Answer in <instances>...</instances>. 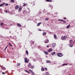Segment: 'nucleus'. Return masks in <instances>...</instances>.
Listing matches in <instances>:
<instances>
[{
  "mask_svg": "<svg viewBox=\"0 0 75 75\" xmlns=\"http://www.w3.org/2000/svg\"><path fill=\"white\" fill-rule=\"evenodd\" d=\"M69 65H71H71H72V64H69Z\"/></svg>",
  "mask_w": 75,
  "mask_h": 75,
  "instance_id": "obj_49",
  "label": "nucleus"
},
{
  "mask_svg": "<svg viewBox=\"0 0 75 75\" xmlns=\"http://www.w3.org/2000/svg\"><path fill=\"white\" fill-rule=\"evenodd\" d=\"M5 4H6V3L5 2L1 4H0V7L3 6H4V5H5Z\"/></svg>",
  "mask_w": 75,
  "mask_h": 75,
  "instance_id": "obj_5",
  "label": "nucleus"
},
{
  "mask_svg": "<svg viewBox=\"0 0 75 75\" xmlns=\"http://www.w3.org/2000/svg\"><path fill=\"white\" fill-rule=\"evenodd\" d=\"M12 50H14V48H12Z\"/></svg>",
  "mask_w": 75,
  "mask_h": 75,
  "instance_id": "obj_52",
  "label": "nucleus"
},
{
  "mask_svg": "<svg viewBox=\"0 0 75 75\" xmlns=\"http://www.w3.org/2000/svg\"><path fill=\"white\" fill-rule=\"evenodd\" d=\"M62 21L64 23H67V21H65L63 20Z\"/></svg>",
  "mask_w": 75,
  "mask_h": 75,
  "instance_id": "obj_26",
  "label": "nucleus"
},
{
  "mask_svg": "<svg viewBox=\"0 0 75 75\" xmlns=\"http://www.w3.org/2000/svg\"><path fill=\"white\" fill-rule=\"evenodd\" d=\"M8 44L11 47H13V45H12L10 43H9Z\"/></svg>",
  "mask_w": 75,
  "mask_h": 75,
  "instance_id": "obj_19",
  "label": "nucleus"
},
{
  "mask_svg": "<svg viewBox=\"0 0 75 75\" xmlns=\"http://www.w3.org/2000/svg\"><path fill=\"white\" fill-rule=\"evenodd\" d=\"M17 25L19 27H21V24H20L19 23H17Z\"/></svg>",
  "mask_w": 75,
  "mask_h": 75,
  "instance_id": "obj_14",
  "label": "nucleus"
},
{
  "mask_svg": "<svg viewBox=\"0 0 75 75\" xmlns=\"http://www.w3.org/2000/svg\"><path fill=\"white\" fill-rule=\"evenodd\" d=\"M8 46L7 45V46L5 48V50H6V49L8 47Z\"/></svg>",
  "mask_w": 75,
  "mask_h": 75,
  "instance_id": "obj_34",
  "label": "nucleus"
},
{
  "mask_svg": "<svg viewBox=\"0 0 75 75\" xmlns=\"http://www.w3.org/2000/svg\"><path fill=\"white\" fill-rule=\"evenodd\" d=\"M1 0H0V2H1Z\"/></svg>",
  "mask_w": 75,
  "mask_h": 75,
  "instance_id": "obj_53",
  "label": "nucleus"
},
{
  "mask_svg": "<svg viewBox=\"0 0 75 75\" xmlns=\"http://www.w3.org/2000/svg\"><path fill=\"white\" fill-rule=\"evenodd\" d=\"M69 27H70V25H69L67 26V28H69Z\"/></svg>",
  "mask_w": 75,
  "mask_h": 75,
  "instance_id": "obj_27",
  "label": "nucleus"
},
{
  "mask_svg": "<svg viewBox=\"0 0 75 75\" xmlns=\"http://www.w3.org/2000/svg\"><path fill=\"white\" fill-rule=\"evenodd\" d=\"M47 51L49 52H51V51H52V49H49Z\"/></svg>",
  "mask_w": 75,
  "mask_h": 75,
  "instance_id": "obj_7",
  "label": "nucleus"
},
{
  "mask_svg": "<svg viewBox=\"0 0 75 75\" xmlns=\"http://www.w3.org/2000/svg\"><path fill=\"white\" fill-rule=\"evenodd\" d=\"M54 54H55V52H53L52 53V55H54Z\"/></svg>",
  "mask_w": 75,
  "mask_h": 75,
  "instance_id": "obj_20",
  "label": "nucleus"
},
{
  "mask_svg": "<svg viewBox=\"0 0 75 75\" xmlns=\"http://www.w3.org/2000/svg\"><path fill=\"white\" fill-rule=\"evenodd\" d=\"M46 62L47 63H50L51 61H47Z\"/></svg>",
  "mask_w": 75,
  "mask_h": 75,
  "instance_id": "obj_21",
  "label": "nucleus"
},
{
  "mask_svg": "<svg viewBox=\"0 0 75 75\" xmlns=\"http://www.w3.org/2000/svg\"><path fill=\"white\" fill-rule=\"evenodd\" d=\"M1 11V9L0 8V11Z\"/></svg>",
  "mask_w": 75,
  "mask_h": 75,
  "instance_id": "obj_47",
  "label": "nucleus"
},
{
  "mask_svg": "<svg viewBox=\"0 0 75 75\" xmlns=\"http://www.w3.org/2000/svg\"><path fill=\"white\" fill-rule=\"evenodd\" d=\"M8 6V4H5V6Z\"/></svg>",
  "mask_w": 75,
  "mask_h": 75,
  "instance_id": "obj_36",
  "label": "nucleus"
},
{
  "mask_svg": "<svg viewBox=\"0 0 75 75\" xmlns=\"http://www.w3.org/2000/svg\"><path fill=\"white\" fill-rule=\"evenodd\" d=\"M41 70L42 71H44V68L42 67L41 69Z\"/></svg>",
  "mask_w": 75,
  "mask_h": 75,
  "instance_id": "obj_23",
  "label": "nucleus"
},
{
  "mask_svg": "<svg viewBox=\"0 0 75 75\" xmlns=\"http://www.w3.org/2000/svg\"><path fill=\"white\" fill-rule=\"evenodd\" d=\"M45 21H47V20H48V18H45Z\"/></svg>",
  "mask_w": 75,
  "mask_h": 75,
  "instance_id": "obj_30",
  "label": "nucleus"
},
{
  "mask_svg": "<svg viewBox=\"0 0 75 75\" xmlns=\"http://www.w3.org/2000/svg\"><path fill=\"white\" fill-rule=\"evenodd\" d=\"M31 69H34V66H31L30 67Z\"/></svg>",
  "mask_w": 75,
  "mask_h": 75,
  "instance_id": "obj_12",
  "label": "nucleus"
},
{
  "mask_svg": "<svg viewBox=\"0 0 75 75\" xmlns=\"http://www.w3.org/2000/svg\"><path fill=\"white\" fill-rule=\"evenodd\" d=\"M19 7V6L18 5H17L16 7H15V9H18V8Z\"/></svg>",
  "mask_w": 75,
  "mask_h": 75,
  "instance_id": "obj_13",
  "label": "nucleus"
},
{
  "mask_svg": "<svg viewBox=\"0 0 75 75\" xmlns=\"http://www.w3.org/2000/svg\"><path fill=\"white\" fill-rule=\"evenodd\" d=\"M44 53L46 55H48V52L45 51H43Z\"/></svg>",
  "mask_w": 75,
  "mask_h": 75,
  "instance_id": "obj_4",
  "label": "nucleus"
},
{
  "mask_svg": "<svg viewBox=\"0 0 75 75\" xmlns=\"http://www.w3.org/2000/svg\"><path fill=\"white\" fill-rule=\"evenodd\" d=\"M26 54L28 55V50H26Z\"/></svg>",
  "mask_w": 75,
  "mask_h": 75,
  "instance_id": "obj_17",
  "label": "nucleus"
},
{
  "mask_svg": "<svg viewBox=\"0 0 75 75\" xmlns=\"http://www.w3.org/2000/svg\"><path fill=\"white\" fill-rule=\"evenodd\" d=\"M11 2H12V3H14V0H11Z\"/></svg>",
  "mask_w": 75,
  "mask_h": 75,
  "instance_id": "obj_31",
  "label": "nucleus"
},
{
  "mask_svg": "<svg viewBox=\"0 0 75 75\" xmlns=\"http://www.w3.org/2000/svg\"><path fill=\"white\" fill-rule=\"evenodd\" d=\"M54 39H57L58 38V37L57 36V35L55 34L54 35Z\"/></svg>",
  "mask_w": 75,
  "mask_h": 75,
  "instance_id": "obj_9",
  "label": "nucleus"
},
{
  "mask_svg": "<svg viewBox=\"0 0 75 75\" xmlns=\"http://www.w3.org/2000/svg\"><path fill=\"white\" fill-rule=\"evenodd\" d=\"M32 43H33V44H34V42L33 41Z\"/></svg>",
  "mask_w": 75,
  "mask_h": 75,
  "instance_id": "obj_50",
  "label": "nucleus"
},
{
  "mask_svg": "<svg viewBox=\"0 0 75 75\" xmlns=\"http://www.w3.org/2000/svg\"><path fill=\"white\" fill-rule=\"evenodd\" d=\"M39 31H42V30H41V29H40L39 30Z\"/></svg>",
  "mask_w": 75,
  "mask_h": 75,
  "instance_id": "obj_48",
  "label": "nucleus"
},
{
  "mask_svg": "<svg viewBox=\"0 0 75 75\" xmlns=\"http://www.w3.org/2000/svg\"><path fill=\"white\" fill-rule=\"evenodd\" d=\"M6 71L5 72H2V74H6Z\"/></svg>",
  "mask_w": 75,
  "mask_h": 75,
  "instance_id": "obj_29",
  "label": "nucleus"
},
{
  "mask_svg": "<svg viewBox=\"0 0 75 75\" xmlns=\"http://www.w3.org/2000/svg\"><path fill=\"white\" fill-rule=\"evenodd\" d=\"M5 12H6V13H7V11L6 10V11H5Z\"/></svg>",
  "mask_w": 75,
  "mask_h": 75,
  "instance_id": "obj_46",
  "label": "nucleus"
},
{
  "mask_svg": "<svg viewBox=\"0 0 75 75\" xmlns=\"http://www.w3.org/2000/svg\"><path fill=\"white\" fill-rule=\"evenodd\" d=\"M49 74V73H48V72H47L45 73V75H48Z\"/></svg>",
  "mask_w": 75,
  "mask_h": 75,
  "instance_id": "obj_25",
  "label": "nucleus"
},
{
  "mask_svg": "<svg viewBox=\"0 0 75 75\" xmlns=\"http://www.w3.org/2000/svg\"><path fill=\"white\" fill-rule=\"evenodd\" d=\"M64 20H66V17H64Z\"/></svg>",
  "mask_w": 75,
  "mask_h": 75,
  "instance_id": "obj_44",
  "label": "nucleus"
},
{
  "mask_svg": "<svg viewBox=\"0 0 75 75\" xmlns=\"http://www.w3.org/2000/svg\"><path fill=\"white\" fill-rule=\"evenodd\" d=\"M47 48H48V47H49V45H47Z\"/></svg>",
  "mask_w": 75,
  "mask_h": 75,
  "instance_id": "obj_45",
  "label": "nucleus"
},
{
  "mask_svg": "<svg viewBox=\"0 0 75 75\" xmlns=\"http://www.w3.org/2000/svg\"><path fill=\"white\" fill-rule=\"evenodd\" d=\"M45 70L46 71H47V68H45Z\"/></svg>",
  "mask_w": 75,
  "mask_h": 75,
  "instance_id": "obj_39",
  "label": "nucleus"
},
{
  "mask_svg": "<svg viewBox=\"0 0 75 75\" xmlns=\"http://www.w3.org/2000/svg\"><path fill=\"white\" fill-rule=\"evenodd\" d=\"M32 75H34V72H32Z\"/></svg>",
  "mask_w": 75,
  "mask_h": 75,
  "instance_id": "obj_41",
  "label": "nucleus"
},
{
  "mask_svg": "<svg viewBox=\"0 0 75 75\" xmlns=\"http://www.w3.org/2000/svg\"><path fill=\"white\" fill-rule=\"evenodd\" d=\"M33 6H35V4H33Z\"/></svg>",
  "mask_w": 75,
  "mask_h": 75,
  "instance_id": "obj_51",
  "label": "nucleus"
},
{
  "mask_svg": "<svg viewBox=\"0 0 75 75\" xmlns=\"http://www.w3.org/2000/svg\"><path fill=\"white\" fill-rule=\"evenodd\" d=\"M57 55L58 57H62V53H59L57 54Z\"/></svg>",
  "mask_w": 75,
  "mask_h": 75,
  "instance_id": "obj_3",
  "label": "nucleus"
},
{
  "mask_svg": "<svg viewBox=\"0 0 75 75\" xmlns=\"http://www.w3.org/2000/svg\"><path fill=\"white\" fill-rule=\"evenodd\" d=\"M69 45L70 47H73V45Z\"/></svg>",
  "mask_w": 75,
  "mask_h": 75,
  "instance_id": "obj_28",
  "label": "nucleus"
},
{
  "mask_svg": "<svg viewBox=\"0 0 75 75\" xmlns=\"http://www.w3.org/2000/svg\"><path fill=\"white\" fill-rule=\"evenodd\" d=\"M42 24V22H39L37 24V26H40V25L41 24Z\"/></svg>",
  "mask_w": 75,
  "mask_h": 75,
  "instance_id": "obj_8",
  "label": "nucleus"
},
{
  "mask_svg": "<svg viewBox=\"0 0 75 75\" xmlns=\"http://www.w3.org/2000/svg\"><path fill=\"white\" fill-rule=\"evenodd\" d=\"M52 0H49V2H52Z\"/></svg>",
  "mask_w": 75,
  "mask_h": 75,
  "instance_id": "obj_38",
  "label": "nucleus"
},
{
  "mask_svg": "<svg viewBox=\"0 0 75 75\" xmlns=\"http://www.w3.org/2000/svg\"><path fill=\"white\" fill-rule=\"evenodd\" d=\"M20 63H18L17 64V66H20Z\"/></svg>",
  "mask_w": 75,
  "mask_h": 75,
  "instance_id": "obj_32",
  "label": "nucleus"
},
{
  "mask_svg": "<svg viewBox=\"0 0 75 75\" xmlns=\"http://www.w3.org/2000/svg\"><path fill=\"white\" fill-rule=\"evenodd\" d=\"M43 35H46L47 34V33L46 32H44L43 33Z\"/></svg>",
  "mask_w": 75,
  "mask_h": 75,
  "instance_id": "obj_22",
  "label": "nucleus"
},
{
  "mask_svg": "<svg viewBox=\"0 0 75 75\" xmlns=\"http://www.w3.org/2000/svg\"><path fill=\"white\" fill-rule=\"evenodd\" d=\"M66 38H67V36L65 35L64 37H62L61 39L62 40H65Z\"/></svg>",
  "mask_w": 75,
  "mask_h": 75,
  "instance_id": "obj_2",
  "label": "nucleus"
},
{
  "mask_svg": "<svg viewBox=\"0 0 75 75\" xmlns=\"http://www.w3.org/2000/svg\"><path fill=\"white\" fill-rule=\"evenodd\" d=\"M47 41H46V42H45V43H48V42H49V40H48V39H47Z\"/></svg>",
  "mask_w": 75,
  "mask_h": 75,
  "instance_id": "obj_24",
  "label": "nucleus"
},
{
  "mask_svg": "<svg viewBox=\"0 0 75 75\" xmlns=\"http://www.w3.org/2000/svg\"><path fill=\"white\" fill-rule=\"evenodd\" d=\"M26 5H27V4H24L23 6H26Z\"/></svg>",
  "mask_w": 75,
  "mask_h": 75,
  "instance_id": "obj_42",
  "label": "nucleus"
},
{
  "mask_svg": "<svg viewBox=\"0 0 75 75\" xmlns=\"http://www.w3.org/2000/svg\"><path fill=\"white\" fill-rule=\"evenodd\" d=\"M2 69L3 70H6V68L5 67H3L2 68Z\"/></svg>",
  "mask_w": 75,
  "mask_h": 75,
  "instance_id": "obj_16",
  "label": "nucleus"
},
{
  "mask_svg": "<svg viewBox=\"0 0 75 75\" xmlns=\"http://www.w3.org/2000/svg\"><path fill=\"white\" fill-rule=\"evenodd\" d=\"M25 62H26V63H29V61H30V59H28L27 58V57H25Z\"/></svg>",
  "mask_w": 75,
  "mask_h": 75,
  "instance_id": "obj_1",
  "label": "nucleus"
},
{
  "mask_svg": "<svg viewBox=\"0 0 75 75\" xmlns=\"http://www.w3.org/2000/svg\"><path fill=\"white\" fill-rule=\"evenodd\" d=\"M3 23H1L0 25L1 26H2V25H3Z\"/></svg>",
  "mask_w": 75,
  "mask_h": 75,
  "instance_id": "obj_37",
  "label": "nucleus"
},
{
  "mask_svg": "<svg viewBox=\"0 0 75 75\" xmlns=\"http://www.w3.org/2000/svg\"><path fill=\"white\" fill-rule=\"evenodd\" d=\"M22 9V7L21 6H20L18 9L19 11H21V10Z\"/></svg>",
  "mask_w": 75,
  "mask_h": 75,
  "instance_id": "obj_6",
  "label": "nucleus"
},
{
  "mask_svg": "<svg viewBox=\"0 0 75 75\" xmlns=\"http://www.w3.org/2000/svg\"><path fill=\"white\" fill-rule=\"evenodd\" d=\"M46 1H47V2H48V1H49L50 0H46Z\"/></svg>",
  "mask_w": 75,
  "mask_h": 75,
  "instance_id": "obj_40",
  "label": "nucleus"
},
{
  "mask_svg": "<svg viewBox=\"0 0 75 75\" xmlns=\"http://www.w3.org/2000/svg\"><path fill=\"white\" fill-rule=\"evenodd\" d=\"M25 72H27V73H28V74H30V72L29 71H28L27 70H25Z\"/></svg>",
  "mask_w": 75,
  "mask_h": 75,
  "instance_id": "obj_18",
  "label": "nucleus"
},
{
  "mask_svg": "<svg viewBox=\"0 0 75 75\" xmlns=\"http://www.w3.org/2000/svg\"><path fill=\"white\" fill-rule=\"evenodd\" d=\"M23 12H25V13H26V12H27V11H23Z\"/></svg>",
  "mask_w": 75,
  "mask_h": 75,
  "instance_id": "obj_43",
  "label": "nucleus"
},
{
  "mask_svg": "<svg viewBox=\"0 0 75 75\" xmlns=\"http://www.w3.org/2000/svg\"><path fill=\"white\" fill-rule=\"evenodd\" d=\"M69 42L70 44H72V43L73 42V41H72V40H70Z\"/></svg>",
  "mask_w": 75,
  "mask_h": 75,
  "instance_id": "obj_11",
  "label": "nucleus"
},
{
  "mask_svg": "<svg viewBox=\"0 0 75 75\" xmlns=\"http://www.w3.org/2000/svg\"><path fill=\"white\" fill-rule=\"evenodd\" d=\"M29 71H30V72H33V71L32 70H31V69H29Z\"/></svg>",
  "mask_w": 75,
  "mask_h": 75,
  "instance_id": "obj_35",
  "label": "nucleus"
},
{
  "mask_svg": "<svg viewBox=\"0 0 75 75\" xmlns=\"http://www.w3.org/2000/svg\"><path fill=\"white\" fill-rule=\"evenodd\" d=\"M62 65L63 66H64V65H68V63H66V64H65V63H64V64H63Z\"/></svg>",
  "mask_w": 75,
  "mask_h": 75,
  "instance_id": "obj_15",
  "label": "nucleus"
},
{
  "mask_svg": "<svg viewBox=\"0 0 75 75\" xmlns=\"http://www.w3.org/2000/svg\"><path fill=\"white\" fill-rule=\"evenodd\" d=\"M31 65V63H30L28 64V67H29V68H30V66Z\"/></svg>",
  "mask_w": 75,
  "mask_h": 75,
  "instance_id": "obj_10",
  "label": "nucleus"
},
{
  "mask_svg": "<svg viewBox=\"0 0 75 75\" xmlns=\"http://www.w3.org/2000/svg\"><path fill=\"white\" fill-rule=\"evenodd\" d=\"M58 21H63V20H62L60 19H59Z\"/></svg>",
  "mask_w": 75,
  "mask_h": 75,
  "instance_id": "obj_33",
  "label": "nucleus"
},
{
  "mask_svg": "<svg viewBox=\"0 0 75 75\" xmlns=\"http://www.w3.org/2000/svg\"><path fill=\"white\" fill-rule=\"evenodd\" d=\"M34 2H35V1H34L33 3H34Z\"/></svg>",
  "mask_w": 75,
  "mask_h": 75,
  "instance_id": "obj_54",
  "label": "nucleus"
}]
</instances>
